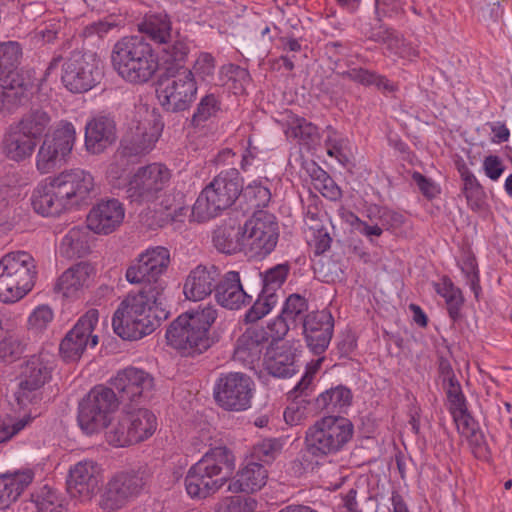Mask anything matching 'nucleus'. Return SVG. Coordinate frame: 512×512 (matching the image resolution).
<instances>
[{
  "label": "nucleus",
  "mask_w": 512,
  "mask_h": 512,
  "mask_svg": "<svg viewBox=\"0 0 512 512\" xmlns=\"http://www.w3.org/2000/svg\"><path fill=\"white\" fill-rule=\"evenodd\" d=\"M269 335L263 327L251 326L238 338L234 355L241 361H254L262 353Z\"/></svg>",
  "instance_id": "473e14b6"
},
{
  "label": "nucleus",
  "mask_w": 512,
  "mask_h": 512,
  "mask_svg": "<svg viewBox=\"0 0 512 512\" xmlns=\"http://www.w3.org/2000/svg\"><path fill=\"white\" fill-rule=\"evenodd\" d=\"M145 487V480L136 471H121L107 482L100 496L99 507L104 512H114L138 497Z\"/></svg>",
  "instance_id": "a211bd4d"
},
{
  "label": "nucleus",
  "mask_w": 512,
  "mask_h": 512,
  "mask_svg": "<svg viewBox=\"0 0 512 512\" xmlns=\"http://www.w3.org/2000/svg\"><path fill=\"white\" fill-rule=\"evenodd\" d=\"M457 431L466 438H476L479 433V426L469 411L453 417Z\"/></svg>",
  "instance_id": "e2e57ef3"
},
{
  "label": "nucleus",
  "mask_w": 512,
  "mask_h": 512,
  "mask_svg": "<svg viewBox=\"0 0 512 512\" xmlns=\"http://www.w3.org/2000/svg\"><path fill=\"white\" fill-rule=\"evenodd\" d=\"M302 325L308 347L314 354H322L333 335L334 318L330 311L324 309L310 312L304 317Z\"/></svg>",
  "instance_id": "b1692460"
},
{
  "label": "nucleus",
  "mask_w": 512,
  "mask_h": 512,
  "mask_svg": "<svg viewBox=\"0 0 512 512\" xmlns=\"http://www.w3.org/2000/svg\"><path fill=\"white\" fill-rule=\"evenodd\" d=\"M235 470V456L225 445L210 447L188 469L184 484L189 497L206 499L217 493Z\"/></svg>",
  "instance_id": "20e7f679"
},
{
  "label": "nucleus",
  "mask_w": 512,
  "mask_h": 512,
  "mask_svg": "<svg viewBox=\"0 0 512 512\" xmlns=\"http://www.w3.org/2000/svg\"><path fill=\"white\" fill-rule=\"evenodd\" d=\"M88 250V232L81 226L72 227L62 238L59 251L67 258L82 257Z\"/></svg>",
  "instance_id": "e433bc0d"
},
{
  "label": "nucleus",
  "mask_w": 512,
  "mask_h": 512,
  "mask_svg": "<svg viewBox=\"0 0 512 512\" xmlns=\"http://www.w3.org/2000/svg\"><path fill=\"white\" fill-rule=\"evenodd\" d=\"M98 320V310L90 309L67 332L59 347L65 361L79 360L88 346L93 348L98 344V336L92 334Z\"/></svg>",
  "instance_id": "6ab92c4d"
},
{
  "label": "nucleus",
  "mask_w": 512,
  "mask_h": 512,
  "mask_svg": "<svg viewBox=\"0 0 512 512\" xmlns=\"http://www.w3.org/2000/svg\"><path fill=\"white\" fill-rule=\"evenodd\" d=\"M103 63L93 52H73L62 63L61 80L72 93H84L100 83Z\"/></svg>",
  "instance_id": "ddd939ff"
},
{
  "label": "nucleus",
  "mask_w": 512,
  "mask_h": 512,
  "mask_svg": "<svg viewBox=\"0 0 512 512\" xmlns=\"http://www.w3.org/2000/svg\"><path fill=\"white\" fill-rule=\"evenodd\" d=\"M139 30L155 42L167 43L171 37V22L166 14H152L139 25Z\"/></svg>",
  "instance_id": "4c0bfd02"
},
{
  "label": "nucleus",
  "mask_w": 512,
  "mask_h": 512,
  "mask_svg": "<svg viewBox=\"0 0 512 512\" xmlns=\"http://www.w3.org/2000/svg\"><path fill=\"white\" fill-rule=\"evenodd\" d=\"M256 501L242 496H231L221 499L215 506V512H253Z\"/></svg>",
  "instance_id": "3c124183"
},
{
  "label": "nucleus",
  "mask_w": 512,
  "mask_h": 512,
  "mask_svg": "<svg viewBox=\"0 0 512 512\" xmlns=\"http://www.w3.org/2000/svg\"><path fill=\"white\" fill-rule=\"evenodd\" d=\"M36 512H66L67 503L62 493L44 485L32 494Z\"/></svg>",
  "instance_id": "c9c22d12"
},
{
  "label": "nucleus",
  "mask_w": 512,
  "mask_h": 512,
  "mask_svg": "<svg viewBox=\"0 0 512 512\" xmlns=\"http://www.w3.org/2000/svg\"><path fill=\"white\" fill-rule=\"evenodd\" d=\"M92 276L93 268L89 264H76L62 273L54 290L65 298L76 299L90 285Z\"/></svg>",
  "instance_id": "c85d7f7f"
},
{
  "label": "nucleus",
  "mask_w": 512,
  "mask_h": 512,
  "mask_svg": "<svg viewBox=\"0 0 512 512\" xmlns=\"http://www.w3.org/2000/svg\"><path fill=\"white\" fill-rule=\"evenodd\" d=\"M217 317L218 310L212 304L200 305L182 313L166 330L168 345L184 356H195L205 352L213 343L210 329Z\"/></svg>",
  "instance_id": "7ed1b4c3"
},
{
  "label": "nucleus",
  "mask_w": 512,
  "mask_h": 512,
  "mask_svg": "<svg viewBox=\"0 0 512 512\" xmlns=\"http://www.w3.org/2000/svg\"><path fill=\"white\" fill-rule=\"evenodd\" d=\"M102 480L101 465L94 460L85 459L70 467L67 490L72 498L88 502L99 491Z\"/></svg>",
  "instance_id": "412c9836"
},
{
  "label": "nucleus",
  "mask_w": 512,
  "mask_h": 512,
  "mask_svg": "<svg viewBox=\"0 0 512 512\" xmlns=\"http://www.w3.org/2000/svg\"><path fill=\"white\" fill-rule=\"evenodd\" d=\"M433 286L437 294L445 299L450 317L456 319L464 302L461 290L455 287L446 276L442 277L439 282L434 283Z\"/></svg>",
  "instance_id": "a19ab883"
},
{
  "label": "nucleus",
  "mask_w": 512,
  "mask_h": 512,
  "mask_svg": "<svg viewBox=\"0 0 512 512\" xmlns=\"http://www.w3.org/2000/svg\"><path fill=\"white\" fill-rule=\"evenodd\" d=\"M278 298L275 293H262L253 306L247 311L245 317L248 322H255L266 316L277 304Z\"/></svg>",
  "instance_id": "8fccbe9b"
},
{
  "label": "nucleus",
  "mask_w": 512,
  "mask_h": 512,
  "mask_svg": "<svg viewBox=\"0 0 512 512\" xmlns=\"http://www.w3.org/2000/svg\"><path fill=\"white\" fill-rule=\"evenodd\" d=\"M163 124L159 116L147 108H140L122 140L124 150L130 155L151 151L158 141Z\"/></svg>",
  "instance_id": "f3484780"
},
{
  "label": "nucleus",
  "mask_w": 512,
  "mask_h": 512,
  "mask_svg": "<svg viewBox=\"0 0 512 512\" xmlns=\"http://www.w3.org/2000/svg\"><path fill=\"white\" fill-rule=\"evenodd\" d=\"M37 146V141L12 124L6 130L2 140L4 155L14 162H22L29 159Z\"/></svg>",
  "instance_id": "c756f323"
},
{
  "label": "nucleus",
  "mask_w": 512,
  "mask_h": 512,
  "mask_svg": "<svg viewBox=\"0 0 512 512\" xmlns=\"http://www.w3.org/2000/svg\"><path fill=\"white\" fill-rule=\"evenodd\" d=\"M21 48L17 42L0 43V73L14 68L21 57Z\"/></svg>",
  "instance_id": "4d7b16f0"
},
{
  "label": "nucleus",
  "mask_w": 512,
  "mask_h": 512,
  "mask_svg": "<svg viewBox=\"0 0 512 512\" xmlns=\"http://www.w3.org/2000/svg\"><path fill=\"white\" fill-rule=\"evenodd\" d=\"M351 402L350 389L342 385L324 391L316 399L317 406L329 413H341L351 405Z\"/></svg>",
  "instance_id": "f704fd0d"
},
{
  "label": "nucleus",
  "mask_w": 512,
  "mask_h": 512,
  "mask_svg": "<svg viewBox=\"0 0 512 512\" xmlns=\"http://www.w3.org/2000/svg\"><path fill=\"white\" fill-rule=\"evenodd\" d=\"M348 144L347 139L340 137L334 130H331L325 141L327 154L336 158L340 164L346 165L349 162Z\"/></svg>",
  "instance_id": "5fc2aeb1"
},
{
  "label": "nucleus",
  "mask_w": 512,
  "mask_h": 512,
  "mask_svg": "<svg viewBox=\"0 0 512 512\" xmlns=\"http://www.w3.org/2000/svg\"><path fill=\"white\" fill-rule=\"evenodd\" d=\"M118 408V398L113 389L102 385L95 386L80 402L78 424L87 435L99 433L115 418L111 414Z\"/></svg>",
  "instance_id": "f8f14e48"
},
{
  "label": "nucleus",
  "mask_w": 512,
  "mask_h": 512,
  "mask_svg": "<svg viewBox=\"0 0 512 512\" xmlns=\"http://www.w3.org/2000/svg\"><path fill=\"white\" fill-rule=\"evenodd\" d=\"M312 183L314 188L319 191L325 198L336 201L341 197V190L335 181L327 174L326 171L317 167L312 174Z\"/></svg>",
  "instance_id": "a18cd8bd"
},
{
  "label": "nucleus",
  "mask_w": 512,
  "mask_h": 512,
  "mask_svg": "<svg viewBox=\"0 0 512 512\" xmlns=\"http://www.w3.org/2000/svg\"><path fill=\"white\" fill-rule=\"evenodd\" d=\"M49 370L40 357H32L27 361L16 392V400L20 405L32 403L39 398V390L49 378Z\"/></svg>",
  "instance_id": "393cba45"
},
{
  "label": "nucleus",
  "mask_w": 512,
  "mask_h": 512,
  "mask_svg": "<svg viewBox=\"0 0 512 512\" xmlns=\"http://www.w3.org/2000/svg\"><path fill=\"white\" fill-rule=\"evenodd\" d=\"M374 39L386 45V47L395 55L397 54L400 45L404 46V39L391 29L380 30L374 34Z\"/></svg>",
  "instance_id": "69168bd1"
},
{
  "label": "nucleus",
  "mask_w": 512,
  "mask_h": 512,
  "mask_svg": "<svg viewBox=\"0 0 512 512\" xmlns=\"http://www.w3.org/2000/svg\"><path fill=\"white\" fill-rule=\"evenodd\" d=\"M94 186L90 172L81 168L65 169L37 184L31 196L32 207L42 216H59L85 202Z\"/></svg>",
  "instance_id": "f257e3e1"
},
{
  "label": "nucleus",
  "mask_w": 512,
  "mask_h": 512,
  "mask_svg": "<svg viewBox=\"0 0 512 512\" xmlns=\"http://www.w3.org/2000/svg\"><path fill=\"white\" fill-rule=\"evenodd\" d=\"M308 244L314 249L316 255L323 254L331 247L332 238L325 227L319 228L318 231H310L307 233Z\"/></svg>",
  "instance_id": "0e129e2a"
},
{
  "label": "nucleus",
  "mask_w": 512,
  "mask_h": 512,
  "mask_svg": "<svg viewBox=\"0 0 512 512\" xmlns=\"http://www.w3.org/2000/svg\"><path fill=\"white\" fill-rule=\"evenodd\" d=\"M307 309L308 304L306 299L298 294H293L287 298L281 315L291 323H294L298 318L302 317Z\"/></svg>",
  "instance_id": "052dcab7"
},
{
  "label": "nucleus",
  "mask_w": 512,
  "mask_h": 512,
  "mask_svg": "<svg viewBox=\"0 0 512 512\" xmlns=\"http://www.w3.org/2000/svg\"><path fill=\"white\" fill-rule=\"evenodd\" d=\"M172 171L163 163L154 162L139 167L126 184V195L131 202L154 204L168 212L175 219L185 214L186 208L181 203L174 204L175 199L166 196Z\"/></svg>",
  "instance_id": "423d86ee"
},
{
  "label": "nucleus",
  "mask_w": 512,
  "mask_h": 512,
  "mask_svg": "<svg viewBox=\"0 0 512 512\" xmlns=\"http://www.w3.org/2000/svg\"><path fill=\"white\" fill-rule=\"evenodd\" d=\"M220 271L214 265H198L187 276L183 292L191 301H201L209 296L217 286Z\"/></svg>",
  "instance_id": "bb28decb"
},
{
  "label": "nucleus",
  "mask_w": 512,
  "mask_h": 512,
  "mask_svg": "<svg viewBox=\"0 0 512 512\" xmlns=\"http://www.w3.org/2000/svg\"><path fill=\"white\" fill-rule=\"evenodd\" d=\"M246 254L262 258L276 247L279 238V226L276 217L266 211L255 212L244 223Z\"/></svg>",
  "instance_id": "dca6fc26"
},
{
  "label": "nucleus",
  "mask_w": 512,
  "mask_h": 512,
  "mask_svg": "<svg viewBox=\"0 0 512 512\" xmlns=\"http://www.w3.org/2000/svg\"><path fill=\"white\" fill-rule=\"evenodd\" d=\"M5 87L6 98L13 102L14 109L28 98V83L18 73L9 72L0 78Z\"/></svg>",
  "instance_id": "37998d69"
},
{
  "label": "nucleus",
  "mask_w": 512,
  "mask_h": 512,
  "mask_svg": "<svg viewBox=\"0 0 512 512\" xmlns=\"http://www.w3.org/2000/svg\"><path fill=\"white\" fill-rule=\"evenodd\" d=\"M213 243L222 253L244 252L246 254L244 225H236L232 221L223 223L214 231Z\"/></svg>",
  "instance_id": "7c9ffc66"
},
{
  "label": "nucleus",
  "mask_w": 512,
  "mask_h": 512,
  "mask_svg": "<svg viewBox=\"0 0 512 512\" xmlns=\"http://www.w3.org/2000/svg\"><path fill=\"white\" fill-rule=\"evenodd\" d=\"M31 421L30 416H25L22 419L15 421L12 424L2 422L0 423V444L10 440L14 435L20 432Z\"/></svg>",
  "instance_id": "774afa93"
},
{
  "label": "nucleus",
  "mask_w": 512,
  "mask_h": 512,
  "mask_svg": "<svg viewBox=\"0 0 512 512\" xmlns=\"http://www.w3.org/2000/svg\"><path fill=\"white\" fill-rule=\"evenodd\" d=\"M267 478L268 472L262 464L250 462L238 471L228 490L233 493H253L266 484Z\"/></svg>",
  "instance_id": "72a5a7b5"
},
{
  "label": "nucleus",
  "mask_w": 512,
  "mask_h": 512,
  "mask_svg": "<svg viewBox=\"0 0 512 512\" xmlns=\"http://www.w3.org/2000/svg\"><path fill=\"white\" fill-rule=\"evenodd\" d=\"M198 92L197 81L189 68H181L163 78L157 88L161 106L171 112L187 110L195 101Z\"/></svg>",
  "instance_id": "4468645a"
},
{
  "label": "nucleus",
  "mask_w": 512,
  "mask_h": 512,
  "mask_svg": "<svg viewBox=\"0 0 512 512\" xmlns=\"http://www.w3.org/2000/svg\"><path fill=\"white\" fill-rule=\"evenodd\" d=\"M111 65L120 78L130 84H145L159 70V59L142 36H124L112 47Z\"/></svg>",
  "instance_id": "39448f33"
},
{
  "label": "nucleus",
  "mask_w": 512,
  "mask_h": 512,
  "mask_svg": "<svg viewBox=\"0 0 512 512\" xmlns=\"http://www.w3.org/2000/svg\"><path fill=\"white\" fill-rule=\"evenodd\" d=\"M323 217L324 214L322 208L318 204V199L316 197H312L304 211L306 233L310 231H318L319 228L324 227Z\"/></svg>",
  "instance_id": "13d9d810"
},
{
  "label": "nucleus",
  "mask_w": 512,
  "mask_h": 512,
  "mask_svg": "<svg viewBox=\"0 0 512 512\" xmlns=\"http://www.w3.org/2000/svg\"><path fill=\"white\" fill-rule=\"evenodd\" d=\"M291 137L307 142L317 135V127L304 118H296L287 130Z\"/></svg>",
  "instance_id": "680f3d73"
},
{
  "label": "nucleus",
  "mask_w": 512,
  "mask_h": 512,
  "mask_svg": "<svg viewBox=\"0 0 512 512\" xmlns=\"http://www.w3.org/2000/svg\"><path fill=\"white\" fill-rule=\"evenodd\" d=\"M122 401H136L147 395L154 386V378L143 369L127 367L110 380Z\"/></svg>",
  "instance_id": "5701e85b"
},
{
  "label": "nucleus",
  "mask_w": 512,
  "mask_h": 512,
  "mask_svg": "<svg viewBox=\"0 0 512 512\" xmlns=\"http://www.w3.org/2000/svg\"><path fill=\"white\" fill-rule=\"evenodd\" d=\"M34 474L31 470L17 471L0 475V510L14 503L24 490L32 483Z\"/></svg>",
  "instance_id": "2f4dec72"
},
{
  "label": "nucleus",
  "mask_w": 512,
  "mask_h": 512,
  "mask_svg": "<svg viewBox=\"0 0 512 512\" xmlns=\"http://www.w3.org/2000/svg\"><path fill=\"white\" fill-rule=\"evenodd\" d=\"M254 391L251 377L240 372H230L217 379L214 398L224 410L239 412L251 407Z\"/></svg>",
  "instance_id": "2eb2a0df"
},
{
  "label": "nucleus",
  "mask_w": 512,
  "mask_h": 512,
  "mask_svg": "<svg viewBox=\"0 0 512 512\" xmlns=\"http://www.w3.org/2000/svg\"><path fill=\"white\" fill-rule=\"evenodd\" d=\"M463 181L462 192L467 200L468 206L478 211L482 208L485 193L475 175L464 165L459 169Z\"/></svg>",
  "instance_id": "58836bf2"
},
{
  "label": "nucleus",
  "mask_w": 512,
  "mask_h": 512,
  "mask_svg": "<svg viewBox=\"0 0 512 512\" xmlns=\"http://www.w3.org/2000/svg\"><path fill=\"white\" fill-rule=\"evenodd\" d=\"M306 416V405L303 402H292L283 413L285 422L290 426L300 424Z\"/></svg>",
  "instance_id": "338daca9"
},
{
  "label": "nucleus",
  "mask_w": 512,
  "mask_h": 512,
  "mask_svg": "<svg viewBox=\"0 0 512 512\" xmlns=\"http://www.w3.org/2000/svg\"><path fill=\"white\" fill-rule=\"evenodd\" d=\"M53 319L54 311L49 305H38L27 318V328L34 334H41L47 330Z\"/></svg>",
  "instance_id": "c03bdc74"
},
{
  "label": "nucleus",
  "mask_w": 512,
  "mask_h": 512,
  "mask_svg": "<svg viewBox=\"0 0 512 512\" xmlns=\"http://www.w3.org/2000/svg\"><path fill=\"white\" fill-rule=\"evenodd\" d=\"M282 449V440L267 438L254 445L252 455L263 463H271L280 455Z\"/></svg>",
  "instance_id": "de8ad7c7"
},
{
  "label": "nucleus",
  "mask_w": 512,
  "mask_h": 512,
  "mask_svg": "<svg viewBox=\"0 0 512 512\" xmlns=\"http://www.w3.org/2000/svg\"><path fill=\"white\" fill-rule=\"evenodd\" d=\"M127 155L130 154L127 153V151H125L124 147L122 146V150L114 156L113 161L110 163L108 167L107 177L110 179V182L113 184L114 187L121 186L119 180L123 177V175L126 173L128 169L129 160L127 158Z\"/></svg>",
  "instance_id": "bf43d9fd"
},
{
  "label": "nucleus",
  "mask_w": 512,
  "mask_h": 512,
  "mask_svg": "<svg viewBox=\"0 0 512 512\" xmlns=\"http://www.w3.org/2000/svg\"><path fill=\"white\" fill-rule=\"evenodd\" d=\"M169 264L170 252L167 248L150 247L137 256L127 268L125 276L132 284H159L158 279L167 270Z\"/></svg>",
  "instance_id": "aec40b11"
},
{
  "label": "nucleus",
  "mask_w": 512,
  "mask_h": 512,
  "mask_svg": "<svg viewBox=\"0 0 512 512\" xmlns=\"http://www.w3.org/2000/svg\"><path fill=\"white\" fill-rule=\"evenodd\" d=\"M215 297L222 307L230 310H238L251 301V296L244 291L240 275L236 271H229L219 279Z\"/></svg>",
  "instance_id": "cd10ccee"
},
{
  "label": "nucleus",
  "mask_w": 512,
  "mask_h": 512,
  "mask_svg": "<svg viewBox=\"0 0 512 512\" xmlns=\"http://www.w3.org/2000/svg\"><path fill=\"white\" fill-rule=\"evenodd\" d=\"M125 208L116 199L102 200L96 203L86 218V228L98 235H109L123 223Z\"/></svg>",
  "instance_id": "4be33fe9"
},
{
  "label": "nucleus",
  "mask_w": 512,
  "mask_h": 512,
  "mask_svg": "<svg viewBox=\"0 0 512 512\" xmlns=\"http://www.w3.org/2000/svg\"><path fill=\"white\" fill-rule=\"evenodd\" d=\"M220 110L221 102L218 97L213 93L206 94L200 99L192 120L195 124L199 125L216 117Z\"/></svg>",
  "instance_id": "49530a36"
},
{
  "label": "nucleus",
  "mask_w": 512,
  "mask_h": 512,
  "mask_svg": "<svg viewBox=\"0 0 512 512\" xmlns=\"http://www.w3.org/2000/svg\"><path fill=\"white\" fill-rule=\"evenodd\" d=\"M270 374L278 378H288L295 374L294 355L288 351H272L266 360Z\"/></svg>",
  "instance_id": "79ce46f5"
},
{
  "label": "nucleus",
  "mask_w": 512,
  "mask_h": 512,
  "mask_svg": "<svg viewBox=\"0 0 512 512\" xmlns=\"http://www.w3.org/2000/svg\"><path fill=\"white\" fill-rule=\"evenodd\" d=\"M458 266L464 274L466 283L470 286L475 297L478 298L481 287L479 285V275L476 259L473 256L467 254L461 258V260L458 262Z\"/></svg>",
  "instance_id": "6e6d98bb"
},
{
  "label": "nucleus",
  "mask_w": 512,
  "mask_h": 512,
  "mask_svg": "<svg viewBox=\"0 0 512 512\" xmlns=\"http://www.w3.org/2000/svg\"><path fill=\"white\" fill-rule=\"evenodd\" d=\"M50 123L51 117L48 112L42 109H35L23 116L20 121L14 124L38 142L39 138L46 131Z\"/></svg>",
  "instance_id": "ea45409f"
},
{
  "label": "nucleus",
  "mask_w": 512,
  "mask_h": 512,
  "mask_svg": "<svg viewBox=\"0 0 512 512\" xmlns=\"http://www.w3.org/2000/svg\"><path fill=\"white\" fill-rule=\"evenodd\" d=\"M288 273L289 267L286 264H278L265 271L263 276V291H265V293H275L286 281Z\"/></svg>",
  "instance_id": "864d4df0"
},
{
  "label": "nucleus",
  "mask_w": 512,
  "mask_h": 512,
  "mask_svg": "<svg viewBox=\"0 0 512 512\" xmlns=\"http://www.w3.org/2000/svg\"><path fill=\"white\" fill-rule=\"evenodd\" d=\"M162 293L161 284L145 285L138 292H130L114 313V332L125 340H139L151 334L160 324Z\"/></svg>",
  "instance_id": "f03ea898"
},
{
  "label": "nucleus",
  "mask_w": 512,
  "mask_h": 512,
  "mask_svg": "<svg viewBox=\"0 0 512 512\" xmlns=\"http://www.w3.org/2000/svg\"><path fill=\"white\" fill-rule=\"evenodd\" d=\"M77 139L76 128L70 121L60 120L45 135L35 156L36 170L44 175L65 165Z\"/></svg>",
  "instance_id": "9b49d317"
},
{
  "label": "nucleus",
  "mask_w": 512,
  "mask_h": 512,
  "mask_svg": "<svg viewBox=\"0 0 512 512\" xmlns=\"http://www.w3.org/2000/svg\"><path fill=\"white\" fill-rule=\"evenodd\" d=\"M158 426L155 414L138 408L122 412L105 431L106 442L113 447H127L150 438Z\"/></svg>",
  "instance_id": "9d476101"
},
{
  "label": "nucleus",
  "mask_w": 512,
  "mask_h": 512,
  "mask_svg": "<svg viewBox=\"0 0 512 512\" xmlns=\"http://www.w3.org/2000/svg\"><path fill=\"white\" fill-rule=\"evenodd\" d=\"M353 432L352 423L344 417H322L306 430L305 449L319 459L336 455L351 441Z\"/></svg>",
  "instance_id": "6e6552de"
},
{
  "label": "nucleus",
  "mask_w": 512,
  "mask_h": 512,
  "mask_svg": "<svg viewBox=\"0 0 512 512\" xmlns=\"http://www.w3.org/2000/svg\"><path fill=\"white\" fill-rule=\"evenodd\" d=\"M193 74L201 81H210L213 79L216 70V59L209 52H199L193 61L192 68H189Z\"/></svg>",
  "instance_id": "09e8293b"
},
{
  "label": "nucleus",
  "mask_w": 512,
  "mask_h": 512,
  "mask_svg": "<svg viewBox=\"0 0 512 512\" xmlns=\"http://www.w3.org/2000/svg\"><path fill=\"white\" fill-rule=\"evenodd\" d=\"M247 202L254 208L266 207L271 200L269 188L262 185L261 181L254 180L243 190Z\"/></svg>",
  "instance_id": "603ef678"
},
{
  "label": "nucleus",
  "mask_w": 512,
  "mask_h": 512,
  "mask_svg": "<svg viewBox=\"0 0 512 512\" xmlns=\"http://www.w3.org/2000/svg\"><path fill=\"white\" fill-rule=\"evenodd\" d=\"M115 122L107 116H96L85 125L84 145L90 154H100L116 141Z\"/></svg>",
  "instance_id": "a878e982"
},
{
  "label": "nucleus",
  "mask_w": 512,
  "mask_h": 512,
  "mask_svg": "<svg viewBox=\"0 0 512 512\" xmlns=\"http://www.w3.org/2000/svg\"><path fill=\"white\" fill-rule=\"evenodd\" d=\"M242 188L238 170L231 168L220 172L198 196L192 208V216L199 222L217 216L235 202Z\"/></svg>",
  "instance_id": "1a4fd4ad"
},
{
  "label": "nucleus",
  "mask_w": 512,
  "mask_h": 512,
  "mask_svg": "<svg viewBox=\"0 0 512 512\" xmlns=\"http://www.w3.org/2000/svg\"><path fill=\"white\" fill-rule=\"evenodd\" d=\"M37 275V264L30 253H6L0 259V302L14 304L22 300L33 290Z\"/></svg>",
  "instance_id": "0eeeda50"
}]
</instances>
